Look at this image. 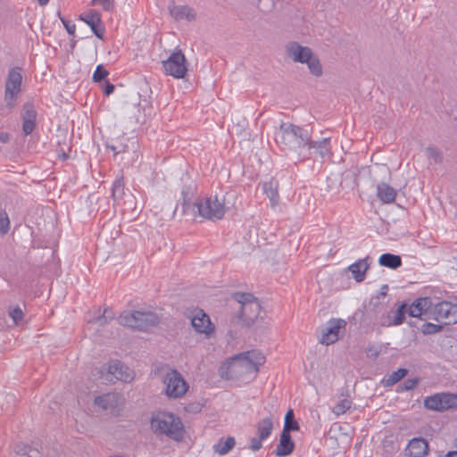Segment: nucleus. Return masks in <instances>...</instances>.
<instances>
[{
  "label": "nucleus",
  "instance_id": "f257e3e1",
  "mask_svg": "<svg viewBox=\"0 0 457 457\" xmlns=\"http://www.w3.org/2000/svg\"><path fill=\"white\" fill-rule=\"evenodd\" d=\"M265 356L259 350H250L228 358L220 368L226 379L253 378L265 363Z\"/></svg>",
  "mask_w": 457,
  "mask_h": 457
},
{
  "label": "nucleus",
  "instance_id": "f03ea898",
  "mask_svg": "<svg viewBox=\"0 0 457 457\" xmlns=\"http://www.w3.org/2000/svg\"><path fill=\"white\" fill-rule=\"evenodd\" d=\"M311 137L310 132L290 122H281L275 132V141L282 150L295 151L306 147Z\"/></svg>",
  "mask_w": 457,
  "mask_h": 457
},
{
  "label": "nucleus",
  "instance_id": "7ed1b4c3",
  "mask_svg": "<svg viewBox=\"0 0 457 457\" xmlns=\"http://www.w3.org/2000/svg\"><path fill=\"white\" fill-rule=\"evenodd\" d=\"M232 299L237 303V310L231 321L242 326H251L261 312L262 307L258 299L250 293H235Z\"/></svg>",
  "mask_w": 457,
  "mask_h": 457
},
{
  "label": "nucleus",
  "instance_id": "20e7f679",
  "mask_svg": "<svg viewBox=\"0 0 457 457\" xmlns=\"http://www.w3.org/2000/svg\"><path fill=\"white\" fill-rule=\"evenodd\" d=\"M151 430L157 436H166L175 441L183 438L184 428L181 420L168 411H158L150 420Z\"/></svg>",
  "mask_w": 457,
  "mask_h": 457
},
{
  "label": "nucleus",
  "instance_id": "39448f33",
  "mask_svg": "<svg viewBox=\"0 0 457 457\" xmlns=\"http://www.w3.org/2000/svg\"><path fill=\"white\" fill-rule=\"evenodd\" d=\"M287 56L294 62L305 63L310 72L315 77L323 73L322 66L317 54L309 46L300 45L296 41H290L285 46Z\"/></svg>",
  "mask_w": 457,
  "mask_h": 457
},
{
  "label": "nucleus",
  "instance_id": "423d86ee",
  "mask_svg": "<svg viewBox=\"0 0 457 457\" xmlns=\"http://www.w3.org/2000/svg\"><path fill=\"white\" fill-rule=\"evenodd\" d=\"M118 321L122 326L145 330L156 326L160 321V318L150 310L125 311L119 316Z\"/></svg>",
  "mask_w": 457,
  "mask_h": 457
},
{
  "label": "nucleus",
  "instance_id": "0eeeda50",
  "mask_svg": "<svg viewBox=\"0 0 457 457\" xmlns=\"http://www.w3.org/2000/svg\"><path fill=\"white\" fill-rule=\"evenodd\" d=\"M163 393L169 399L181 398L188 391L189 386L183 376L176 370H168L162 378Z\"/></svg>",
  "mask_w": 457,
  "mask_h": 457
},
{
  "label": "nucleus",
  "instance_id": "6e6552de",
  "mask_svg": "<svg viewBox=\"0 0 457 457\" xmlns=\"http://www.w3.org/2000/svg\"><path fill=\"white\" fill-rule=\"evenodd\" d=\"M298 429L299 426L294 420L293 411L289 410L286 414L284 428L280 435L279 444L275 451L277 456H287L294 451L295 444L291 438L290 430Z\"/></svg>",
  "mask_w": 457,
  "mask_h": 457
},
{
  "label": "nucleus",
  "instance_id": "1a4fd4ad",
  "mask_svg": "<svg viewBox=\"0 0 457 457\" xmlns=\"http://www.w3.org/2000/svg\"><path fill=\"white\" fill-rule=\"evenodd\" d=\"M428 319L435 320L443 325L457 323V304L448 301H442L432 305Z\"/></svg>",
  "mask_w": 457,
  "mask_h": 457
},
{
  "label": "nucleus",
  "instance_id": "9d476101",
  "mask_svg": "<svg viewBox=\"0 0 457 457\" xmlns=\"http://www.w3.org/2000/svg\"><path fill=\"white\" fill-rule=\"evenodd\" d=\"M21 68L15 67L11 69L7 75L4 88V101L9 108H12L15 104V100L21 93Z\"/></svg>",
  "mask_w": 457,
  "mask_h": 457
},
{
  "label": "nucleus",
  "instance_id": "9b49d317",
  "mask_svg": "<svg viewBox=\"0 0 457 457\" xmlns=\"http://www.w3.org/2000/svg\"><path fill=\"white\" fill-rule=\"evenodd\" d=\"M162 66L167 74L177 79L183 78L187 71L185 56L180 51L173 53L166 61H163Z\"/></svg>",
  "mask_w": 457,
  "mask_h": 457
},
{
  "label": "nucleus",
  "instance_id": "f8f14e48",
  "mask_svg": "<svg viewBox=\"0 0 457 457\" xmlns=\"http://www.w3.org/2000/svg\"><path fill=\"white\" fill-rule=\"evenodd\" d=\"M95 404L111 413L117 414L123 406V397L117 393H107L95 398Z\"/></svg>",
  "mask_w": 457,
  "mask_h": 457
},
{
  "label": "nucleus",
  "instance_id": "ddd939ff",
  "mask_svg": "<svg viewBox=\"0 0 457 457\" xmlns=\"http://www.w3.org/2000/svg\"><path fill=\"white\" fill-rule=\"evenodd\" d=\"M226 209L223 201H220L215 195L206 199L204 205L202 204V217L215 220H220L225 214Z\"/></svg>",
  "mask_w": 457,
  "mask_h": 457
},
{
  "label": "nucleus",
  "instance_id": "4468645a",
  "mask_svg": "<svg viewBox=\"0 0 457 457\" xmlns=\"http://www.w3.org/2000/svg\"><path fill=\"white\" fill-rule=\"evenodd\" d=\"M432 300L429 297L416 299L406 309L411 317L420 318L422 320H428L432 311Z\"/></svg>",
  "mask_w": 457,
  "mask_h": 457
},
{
  "label": "nucleus",
  "instance_id": "2eb2a0df",
  "mask_svg": "<svg viewBox=\"0 0 457 457\" xmlns=\"http://www.w3.org/2000/svg\"><path fill=\"white\" fill-rule=\"evenodd\" d=\"M108 374L112 376L109 380L117 379L124 382H130L135 378L134 371L118 361L110 362L108 366Z\"/></svg>",
  "mask_w": 457,
  "mask_h": 457
},
{
  "label": "nucleus",
  "instance_id": "dca6fc26",
  "mask_svg": "<svg viewBox=\"0 0 457 457\" xmlns=\"http://www.w3.org/2000/svg\"><path fill=\"white\" fill-rule=\"evenodd\" d=\"M345 324L346 322L344 320L331 319L328 322V327L322 334L320 343L328 345L337 341L339 337V330L340 328H345Z\"/></svg>",
  "mask_w": 457,
  "mask_h": 457
},
{
  "label": "nucleus",
  "instance_id": "f3484780",
  "mask_svg": "<svg viewBox=\"0 0 457 457\" xmlns=\"http://www.w3.org/2000/svg\"><path fill=\"white\" fill-rule=\"evenodd\" d=\"M308 150H313V153L319 155L321 159L331 156L330 149V137H324L321 140H312V136L306 145Z\"/></svg>",
  "mask_w": 457,
  "mask_h": 457
},
{
  "label": "nucleus",
  "instance_id": "a211bd4d",
  "mask_svg": "<svg viewBox=\"0 0 457 457\" xmlns=\"http://www.w3.org/2000/svg\"><path fill=\"white\" fill-rule=\"evenodd\" d=\"M169 12L176 21H191L196 17V12L187 5L170 4Z\"/></svg>",
  "mask_w": 457,
  "mask_h": 457
},
{
  "label": "nucleus",
  "instance_id": "6ab92c4d",
  "mask_svg": "<svg viewBox=\"0 0 457 457\" xmlns=\"http://www.w3.org/2000/svg\"><path fill=\"white\" fill-rule=\"evenodd\" d=\"M37 112L31 104L23 105L22 130L25 135H29L36 125Z\"/></svg>",
  "mask_w": 457,
  "mask_h": 457
},
{
  "label": "nucleus",
  "instance_id": "aec40b11",
  "mask_svg": "<svg viewBox=\"0 0 457 457\" xmlns=\"http://www.w3.org/2000/svg\"><path fill=\"white\" fill-rule=\"evenodd\" d=\"M396 195V190L388 184L382 182L377 185V197L381 203L392 204L395 201Z\"/></svg>",
  "mask_w": 457,
  "mask_h": 457
},
{
  "label": "nucleus",
  "instance_id": "412c9836",
  "mask_svg": "<svg viewBox=\"0 0 457 457\" xmlns=\"http://www.w3.org/2000/svg\"><path fill=\"white\" fill-rule=\"evenodd\" d=\"M183 313L196 332H200V309L198 302L189 303L184 306Z\"/></svg>",
  "mask_w": 457,
  "mask_h": 457
},
{
  "label": "nucleus",
  "instance_id": "4be33fe9",
  "mask_svg": "<svg viewBox=\"0 0 457 457\" xmlns=\"http://www.w3.org/2000/svg\"><path fill=\"white\" fill-rule=\"evenodd\" d=\"M369 257L359 259L351 264L348 270L351 271L353 278L357 282H361L365 278V273L370 267Z\"/></svg>",
  "mask_w": 457,
  "mask_h": 457
},
{
  "label": "nucleus",
  "instance_id": "5701e85b",
  "mask_svg": "<svg viewBox=\"0 0 457 457\" xmlns=\"http://www.w3.org/2000/svg\"><path fill=\"white\" fill-rule=\"evenodd\" d=\"M428 453V444L423 438H413L409 444V457H424Z\"/></svg>",
  "mask_w": 457,
  "mask_h": 457
},
{
  "label": "nucleus",
  "instance_id": "b1692460",
  "mask_svg": "<svg viewBox=\"0 0 457 457\" xmlns=\"http://www.w3.org/2000/svg\"><path fill=\"white\" fill-rule=\"evenodd\" d=\"M278 183L277 180L271 179L269 181L262 183V192L268 196L270 201L271 206L275 207L278 204L279 195L278 193Z\"/></svg>",
  "mask_w": 457,
  "mask_h": 457
},
{
  "label": "nucleus",
  "instance_id": "393cba45",
  "mask_svg": "<svg viewBox=\"0 0 457 457\" xmlns=\"http://www.w3.org/2000/svg\"><path fill=\"white\" fill-rule=\"evenodd\" d=\"M202 336L209 340L216 339V326L210 316L202 310Z\"/></svg>",
  "mask_w": 457,
  "mask_h": 457
},
{
  "label": "nucleus",
  "instance_id": "a878e982",
  "mask_svg": "<svg viewBox=\"0 0 457 457\" xmlns=\"http://www.w3.org/2000/svg\"><path fill=\"white\" fill-rule=\"evenodd\" d=\"M256 435L259 436L262 439H267L271 435L273 429V420L272 418L265 417L260 420L256 425Z\"/></svg>",
  "mask_w": 457,
  "mask_h": 457
},
{
  "label": "nucleus",
  "instance_id": "bb28decb",
  "mask_svg": "<svg viewBox=\"0 0 457 457\" xmlns=\"http://www.w3.org/2000/svg\"><path fill=\"white\" fill-rule=\"evenodd\" d=\"M378 264L383 267L396 270L402 266L403 262L400 255L386 253L380 255Z\"/></svg>",
  "mask_w": 457,
  "mask_h": 457
},
{
  "label": "nucleus",
  "instance_id": "cd10ccee",
  "mask_svg": "<svg viewBox=\"0 0 457 457\" xmlns=\"http://www.w3.org/2000/svg\"><path fill=\"white\" fill-rule=\"evenodd\" d=\"M80 19L91 28L96 37L102 38L103 31L97 29V26L100 22V16L97 12L90 11L81 15Z\"/></svg>",
  "mask_w": 457,
  "mask_h": 457
},
{
  "label": "nucleus",
  "instance_id": "c85d7f7f",
  "mask_svg": "<svg viewBox=\"0 0 457 457\" xmlns=\"http://www.w3.org/2000/svg\"><path fill=\"white\" fill-rule=\"evenodd\" d=\"M424 406L428 410L443 411L444 408L442 393H437L426 397L424 400Z\"/></svg>",
  "mask_w": 457,
  "mask_h": 457
},
{
  "label": "nucleus",
  "instance_id": "c756f323",
  "mask_svg": "<svg viewBox=\"0 0 457 457\" xmlns=\"http://www.w3.org/2000/svg\"><path fill=\"white\" fill-rule=\"evenodd\" d=\"M236 445L235 438L228 436L225 441L220 439L213 445V451L220 455L227 454Z\"/></svg>",
  "mask_w": 457,
  "mask_h": 457
},
{
  "label": "nucleus",
  "instance_id": "7c9ffc66",
  "mask_svg": "<svg viewBox=\"0 0 457 457\" xmlns=\"http://www.w3.org/2000/svg\"><path fill=\"white\" fill-rule=\"evenodd\" d=\"M114 318V313L111 309H104L102 315L87 318L89 323L104 326Z\"/></svg>",
  "mask_w": 457,
  "mask_h": 457
},
{
  "label": "nucleus",
  "instance_id": "2f4dec72",
  "mask_svg": "<svg viewBox=\"0 0 457 457\" xmlns=\"http://www.w3.org/2000/svg\"><path fill=\"white\" fill-rule=\"evenodd\" d=\"M408 373L406 369L401 368L395 371H393L387 377L384 378L385 386H390L398 383L402 378H403Z\"/></svg>",
  "mask_w": 457,
  "mask_h": 457
},
{
  "label": "nucleus",
  "instance_id": "473e14b6",
  "mask_svg": "<svg viewBox=\"0 0 457 457\" xmlns=\"http://www.w3.org/2000/svg\"><path fill=\"white\" fill-rule=\"evenodd\" d=\"M124 194V183L122 175L116 178L113 181L112 187V198L116 200H120Z\"/></svg>",
  "mask_w": 457,
  "mask_h": 457
},
{
  "label": "nucleus",
  "instance_id": "72a5a7b5",
  "mask_svg": "<svg viewBox=\"0 0 457 457\" xmlns=\"http://www.w3.org/2000/svg\"><path fill=\"white\" fill-rule=\"evenodd\" d=\"M444 411L457 408V394L442 393Z\"/></svg>",
  "mask_w": 457,
  "mask_h": 457
},
{
  "label": "nucleus",
  "instance_id": "f704fd0d",
  "mask_svg": "<svg viewBox=\"0 0 457 457\" xmlns=\"http://www.w3.org/2000/svg\"><path fill=\"white\" fill-rule=\"evenodd\" d=\"M407 304L402 303L398 306L397 310L394 312L393 320L389 325L397 326L403 323L405 312H407Z\"/></svg>",
  "mask_w": 457,
  "mask_h": 457
},
{
  "label": "nucleus",
  "instance_id": "c9c22d12",
  "mask_svg": "<svg viewBox=\"0 0 457 457\" xmlns=\"http://www.w3.org/2000/svg\"><path fill=\"white\" fill-rule=\"evenodd\" d=\"M424 335H433L442 331L443 326L430 322H424L418 328Z\"/></svg>",
  "mask_w": 457,
  "mask_h": 457
},
{
  "label": "nucleus",
  "instance_id": "e433bc0d",
  "mask_svg": "<svg viewBox=\"0 0 457 457\" xmlns=\"http://www.w3.org/2000/svg\"><path fill=\"white\" fill-rule=\"evenodd\" d=\"M352 407V401L349 399H343L339 401L333 408L332 412L336 416L345 413Z\"/></svg>",
  "mask_w": 457,
  "mask_h": 457
},
{
  "label": "nucleus",
  "instance_id": "4c0bfd02",
  "mask_svg": "<svg viewBox=\"0 0 457 457\" xmlns=\"http://www.w3.org/2000/svg\"><path fill=\"white\" fill-rule=\"evenodd\" d=\"M420 383V378H413L404 380L403 384L398 385L396 391L402 393L403 391L413 390Z\"/></svg>",
  "mask_w": 457,
  "mask_h": 457
},
{
  "label": "nucleus",
  "instance_id": "58836bf2",
  "mask_svg": "<svg viewBox=\"0 0 457 457\" xmlns=\"http://www.w3.org/2000/svg\"><path fill=\"white\" fill-rule=\"evenodd\" d=\"M8 314L15 324H19L23 320V312L20 306L10 307Z\"/></svg>",
  "mask_w": 457,
  "mask_h": 457
},
{
  "label": "nucleus",
  "instance_id": "ea45409f",
  "mask_svg": "<svg viewBox=\"0 0 457 457\" xmlns=\"http://www.w3.org/2000/svg\"><path fill=\"white\" fill-rule=\"evenodd\" d=\"M10 228V220L4 211L0 212V234L4 235L8 232Z\"/></svg>",
  "mask_w": 457,
  "mask_h": 457
},
{
  "label": "nucleus",
  "instance_id": "a19ab883",
  "mask_svg": "<svg viewBox=\"0 0 457 457\" xmlns=\"http://www.w3.org/2000/svg\"><path fill=\"white\" fill-rule=\"evenodd\" d=\"M426 154L428 158L433 159L436 162H440L442 161L440 152L435 146L427 147Z\"/></svg>",
  "mask_w": 457,
  "mask_h": 457
},
{
  "label": "nucleus",
  "instance_id": "79ce46f5",
  "mask_svg": "<svg viewBox=\"0 0 457 457\" xmlns=\"http://www.w3.org/2000/svg\"><path fill=\"white\" fill-rule=\"evenodd\" d=\"M92 3L107 12L112 11L114 8V0H92Z\"/></svg>",
  "mask_w": 457,
  "mask_h": 457
},
{
  "label": "nucleus",
  "instance_id": "37998d69",
  "mask_svg": "<svg viewBox=\"0 0 457 457\" xmlns=\"http://www.w3.org/2000/svg\"><path fill=\"white\" fill-rule=\"evenodd\" d=\"M108 75V71L103 68L102 65H98L93 74V79L96 82L103 80Z\"/></svg>",
  "mask_w": 457,
  "mask_h": 457
},
{
  "label": "nucleus",
  "instance_id": "c03bdc74",
  "mask_svg": "<svg viewBox=\"0 0 457 457\" xmlns=\"http://www.w3.org/2000/svg\"><path fill=\"white\" fill-rule=\"evenodd\" d=\"M264 440L256 435L250 439L249 448L253 452L259 451L262 447V441Z\"/></svg>",
  "mask_w": 457,
  "mask_h": 457
},
{
  "label": "nucleus",
  "instance_id": "a18cd8bd",
  "mask_svg": "<svg viewBox=\"0 0 457 457\" xmlns=\"http://www.w3.org/2000/svg\"><path fill=\"white\" fill-rule=\"evenodd\" d=\"M184 212H187L190 211V209L194 210L195 208L197 209V212L200 213V204L199 203H192L190 199L184 197V204H183Z\"/></svg>",
  "mask_w": 457,
  "mask_h": 457
},
{
  "label": "nucleus",
  "instance_id": "49530a36",
  "mask_svg": "<svg viewBox=\"0 0 457 457\" xmlns=\"http://www.w3.org/2000/svg\"><path fill=\"white\" fill-rule=\"evenodd\" d=\"M62 22L64 26V28L66 29L67 32L70 34V35H74L75 34V30H76V26L74 23H71L64 19H62Z\"/></svg>",
  "mask_w": 457,
  "mask_h": 457
},
{
  "label": "nucleus",
  "instance_id": "de8ad7c7",
  "mask_svg": "<svg viewBox=\"0 0 457 457\" xmlns=\"http://www.w3.org/2000/svg\"><path fill=\"white\" fill-rule=\"evenodd\" d=\"M114 90V86L111 83H108L106 86H105V88H104V93L109 96L110 94H112Z\"/></svg>",
  "mask_w": 457,
  "mask_h": 457
},
{
  "label": "nucleus",
  "instance_id": "09e8293b",
  "mask_svg": "<svg viewBox=\"0 0 457 457\" xmlns=\"http://www.w3.org/2000/svg\"><path fill=\"white\" fill-rule=\"evenodd\" d=\"M9 138H10V137H9L8 133H6V132H1V133H0V141H1L2 143H6V142H8V141H9Z\"/></svg>",
  "mask_w": 457,
  "mask_h": 457
},
{
  "label": "nucleus",
  "instance_id": "8fccbe9b",
  "mask_svg": "<svg viewBox=\"0 0 457 457\" xmlns=\"http://www.w3.org/2000/svg\"><path fill=\"white\" fill-rule=\"evenodd\" d=\"M445 457H457V451L449 452Z\"/></svg>",
  "mask_w": 457,
  "mask_h": 457
},
{
  "label": "nucleus",
  "instance_id": "3c124183",
  "mask_svg": "<svg viewBox=\"0 0 457 457\" xmlns=\"http://www.w3.org/2000/svg\"><path fill=\"white\" fill-rule=\"evenodd\" d=\"M109 147L111 148V150L113 152L114 154H117L120 152V150H118L117 147L114 145H111Z\"/></svg>",
  "mask_w": 457,
  "mask_h": 457
},
{
  "label": "nucleus",
  "instance_id": "603ef678",
  "mask_svg": "<svg viewBox=\"0 0 457 457\" xmlns=\"http://www.w3.org/2000/svg\"><path fill=\"white\" fill-rule=\"evenodd\" d=\"M380 169H381L384 172H386V173H388V172H389V169H388V167H386V165H382V166L380 167Z\"/></svg>",
  "mask_w": 457,
  "mask_h": 457
},
{
  "label": "nucleus",
  "instance_id": "864d4df0",
  "mask_svg": "<svg viewBox=\"0 0 457 457\" xmlns=\"http://www.w3.org/2000/svg\"><path fill=\"white\" fill-rule=\"evenodd\" d=\"M387 289H388L387 285H384V286L382 287V291H384V292H382V294H386V290H387Z\"/></svg>",
  "mask_w": 457,
  "mask_h": 457
},
{
  "label": "nucleus",
  "instance_id": "5fc2aeb1",
  "mask_svg": "<svg viewBox=\"0 0 457 457\" xmlns=\"http://www.w3.org/2000/svg\"><path fill=\"white\" fill-rule=\"evenodd\" d=\"M271 2H272L271 0H260V4H264V3H270V4H271Z\"/></svg>",
  "mask_w": 457,
  "mask_h": 457
},
{
  "label": "nucleus",
  "instance_id": "6e6d98bb",
  "mask_svg": "<svg viewBox=\"0 0 457 457\" xmlns=\"http://www.w3.org/2000/svg\"><path fill=\"white\" fill-rule=\"evenodd\" d=\"M454 446L457 448V437L454 439V443H453Z\"/></svg>",
  "mask_w": 457,
  "mask_h": 457
},
{
  "label": "nucleus",
  "instance_id": "4d7b16f0",
  "mask_svg": "<svg viewBox=\"0 0 457 457\" xmlns=\"http://www.w3.org/2000/svg\"><path fill=\"white\" fill-rule=\"evenodd\" d=\"M292 422H293L292 418L289 417V425H292Z\"/></svg>",
  "mask_w": 457,
  "mask_h": 457
},
{
  "label": "nucleus",
  "instance_id": "13d9d810",
  "mask_svg": "<svg viewBox=\"0 0 457 457\" xmlns=\"http://www.w3.org/2000/svg\"><path fill=\"white\" fill-rule=\"evenodd\" d=\"M410 326L414 327V326H416V325L411 322V323H410Z\"/></svg>",
  "mask_w": 457,
  "mask_h": 457
},
{
  "label": "nucleus",
  "instance_id": "bf43d9fd",
  "mask_svg": "<svg viewBox=\"0 0 457 457\" xmlns=\"http://www.w3.org/2000/svg\"><path fill=\"white\" fill-rule=\"evenodd\" d=\"M204 338L202 337V341H201L202 345H204Z\"/></svg>",
  "mask_w": 457,
  "mask_h": 457
}]
</instances>
